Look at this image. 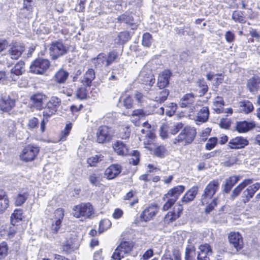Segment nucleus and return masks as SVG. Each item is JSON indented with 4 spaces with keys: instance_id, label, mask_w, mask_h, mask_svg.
I'll list each match as a JSON object with an SVG mask.
<instances>
[{
    "instance_id": "1",
    "label": "nucleus",
    "mask_w": 260,
    "mask_h": 260,
    "mask_svg": "<svg viewBox=\"0 0 260 260\" xmlns=\"http://www.w3.org/2000/svg\"><path fill=\"white\" fill-rule=\"evenodd\" d=\"M220 183L218 179L210 181L206 185L202 195L201 202L203 205H207L205 211H211L217 204V199L213 197L219 190Z\"/></svg>"
},
{
    "instance_id": "2",
    "label": "nucleus",
    "mask_w": 260,
    "mask_h": 260,
    "mask_svg": "<svg viewBox=\"0 0 260 260\" xmlns=\"http://www.w3.org/2000/svg\"><path fill=\"white\" fill-rule=\"evenodd\" d=\"M196 135V131L193 127L186 126L182 129L174 140L175 144L185 146L192 143Z\"/></svg>"
},
{
    "instance_id": "3",
    "label": "nucleus",
    "mask_w": 260,
    "mask_h": 260,
    "mask_svg": "<svg viewBox=\"0 0 260 260\" xmlns=\"http://www.w3.org/2000/svg\"><path fill=\"white\" fill-rule=\"evenodd\" d=\"M184 189V186L178 185L170 189L163 198L164 201H167L163 206V210L166 211L169 209L177 200Z\"/></svg>"
},
{
    "instance_id": "4",
    "label": "nucleus",
    "mask_w": 260,
    "mask_h": 260,
    "mask_svg": "<svg viewBox=\"0 0 260 260\" xmlns=\"http://www.w3.org/2000/svg\"><path fill=\"white\" fill-rule=\"evenodd\" d=\"M94 214V209L90 203H81L73 207L72 215L76 218H90Z\"/></svg>"
},
{
    "instance_id": "5",
    "label": "nucleus",
    "mask_w": 260,
    "mask_h": 260,
    "mask_svg": "<svg viewBox=\"0 0 260 260\" xmlns=\"http://www.w3.org/2000/svg\"><path fill=\"white\" fill-rule=\"evenodd\" d=\"M134 243L130 241H124L115 250L112 257L115 260H121L125 254L130 253L133 249Z\"/></svg>"
},
{
    "instance_id": "6",
    "label": "nucleus",
    "mask_w": 260,
    "mask_h": 260,
    "mask_svg": "<svg viewBox=\"0 0 260 260\" xmlns=\"http://www.w3.org/2000/svg\"><path fill=\"white\" fill-rule=\"evenodd\" d=\"M61 100L57 96H52L47 103L43 111V116L47 119L55 114L61 105Z\"/></svg>"
},
{
    "instance_id": "7",
    "label": "nucleus",
    "mask_w": 260,
    "mask_h": 260,
    "mask_svg": "<svg viewBox=\"0 0 260 260\" xmlns=\"http://www.w3.org/2000/svg\"><path fill=\"white\" fill-rule=\"evenodd\" d=\"M40 151V148L35 145H27L22 150L20 158L24 161L34 160Z\"/></svg>"
},
{
    "instance_id": "8",
    "label": "nucleus",
    "mask_w": 260,
    "mask_h": 260,
    "mask_svg": "<svg viewBox=\"0 0 260 260\" xmlns=\"http://www.w3.org/2000/svg\"><path fill=\"white\" fill-rule=\"evenodd\" d=\"M183 127V124L180 122L176 123H165L160 128V135L163 139L168 137L169 134L175 135Z\"/></svg>"
},
{
    "instance_id": "9",
    "label": "nucleus",
    "mask_w": 260,
    "mask_h": 260,
    "mask_svg": "<svg viewBox=\"0 0 260 260\" xmlns=\"http://www.w3.org/2000/svg\"><path fill=\"white\" fill-rule=\"evenodd\" d=\"M50 66L48 60L43 58L36 59L30 67L31 72L37 74H43Z\"/></svg>"
},
{
    "instance_id": "10",
    "label": "nucleus",
    "mask_w": 260,
    "mask_h": 260,
    "mask_svg": "<svg viewBox=\"0 0 260 260\" xmlns=\"http://www.w3.org/2000/svg\"><path fill=\"white\" fill-rule=\"evenodd\" d=\"M113 135L111 129L108 126L104 125L99 127L96 132L97 142L104 143L111 141Z\"/></svg>"
},
{
    "instance_id": "11",
    "label": "nucleus",
    "mask_w": 260,
    "mask_h": 260,
    "mask_svg": "<svg viewBox=\"0 0 260 260\" xmlns=\"http://www.w3.org/2000/svg\"><path fill=\"white\" fill-rule=\"evenodd\" d=\"M259 188L260 182H256L249 186L242 192L241 201L244 204L248 203Z\"/></svg>"
},
{
    "instance_id": "12",
    "label": "nucleus",
    "mask_w": 260,
    "mask_h": 260,
    "mask_svg": "<svg viewBox=\"0 0 260 260\" xmlns=\"http://www.w3.org/2000/svg\"><path fill=\"white\" fill-rule=\"evenodd\" d=\"M50 55L53 58H56L67 53L66 47L61 42H55L51 44L50 49Z\"/></svg>"
},
{
    "instance_id": "13",
    "label": "nucleus",
    "mask_w": 260,
    "mask_h": 260,
    "mask_svg": "<svg viewBox=\"0 0 260 260\" xmlns=\"http://www.w3.org/2000/svg\"><path fill=\"white\" fill-rule=\"evenodd\" d=\"M158 210L159 208L156 205L149 206L141 214L140 220L145 222L150 220L156 215Z\"/></svg>"
},
{
    "instance_id": "14",
    "label": "nucleus",
    "mask_w": 260,
    "mask_h": 260,
    "mask_svg": "<svg viewBox=\"0 0 260 260\" xmlns=\"http://www.w3.org/2000/svg\"><path fill=\"white\" fill-rule=\"evenodd\" d=\"M169 93V92L168 90L159 88L156 91L151 90L149 94L151 99L159 103H161L166 100Z\"/></svg>"
},
{
    "instance_id": "15",
    "label": "nucleus",
    "mask_w": 260,
    "mask_h": 260,
    "mask_svg": "<svg viewBox=\"0 0 260 260\" xmlns=\"http://www.w3.org/2000/svg\"><path fill=\"white\" fill-rule=\"evenodd\" d=\"M139 79L146 85L152 86L155 82V79L152 72L144 68L140 73Z\"/></svg>"
},
{
    "instance_id": "16",
    "label": "nucleus",
    "mask_w": 260,
    "mask_h": 260,
    "mask_svg": "<svg viewBox=\"0 0 260 260\" xmlns=\"http://www.w3.org/2000/svg\"><path fill=\"white\" fill-rule=\"evenodd\" d=\"M64 217V210L62 208L57 209L53 213L52 217V229L55 232L60 229Z\"/></svg>"
},
{
    "instance_id": "17",
    "label": "nucleus",
    "mask_w": 260,
    "mask_h": 260,
    "mask_svg": "<svg viewBox=\"0 0 260 260\" xmlns=\"http://www.w3.org/2000/svg\"><path fill=\"white\" fill-rule=\"evenodd\" d=\"M229 241L237 251L243 247V238L238 232H231L229 235Z\"/></svg>"
},
{
    "instance_id": "18",
    "label": "nucleus",
    "mask_w": 260,
    "mask_h": 260,
    "mask_svg": "<svg viewBox=\"0 0 260 260\" xmlns=\"http://www.w3.org/2000/svg\"><path fill=\"white\" fill-rule=\"evenodd\" d=\"M248 143L246 139L242 137H236L230 140L228 146L231 149H238L244 148Z\"/></svg>"
},
{
    "instance_id": "19",
    "label": "nucleus",
    "mask_w": 260,
    "mask_h": 260,
    "mask_svg": "<svg viewBox=\"0 0 260 260\" xmlns=\"http://www.w3.org/2000/svg\"><path fill=\"white\" fill-rule=\"evenodd\" d=\"M253 182V179L248 178L244 179L232 190V193L230 196V199L234 200L240 195L244 188H245L247 186L251 184Z\"/></svg>"
},
{
    "instance_id": "20",
    "label": "nucleus",
    "mask_w": 260,
    "mask_h": 260,
    "mask_svg": "<svg viewBox=\"0 0 260 260\" xmlns=\"http://www.w3.org/2000/svg\"><path fill=\"white\" fill-rule=\"evenodd\" d=\"M15 105V100L11 99L9 96L0 97V109L3 112L11 111Z\"/></svg>"
},
{
    "instance_id": "21",
    "label": "nucleus",
    "mask_w": 260,
    "mask_h": 260,
    "mask_svg": "<svg viewBox=\"0 0 260 260\" xmlns=\"http://www.w3.org/2000/svg\"><path fill=\"white\" fill-rule=\"evenodd\" d=\"M183 207L181 205H176L174 208L173 211L169 212L165 217V222L169 223L175 220L180 216Z\"/></svg>"
},
{
    "instance_id": "22",
    "label": "nucleus",
    "mask_w": 260,
    "mask_h": 260,
    "mask_svg": "<svg viewBox=\"0 0 260 260\" xmlns=\"http://www.w3.org/2000/svg\"><path fill=\"white\" fill-rule=\"evenodd\" d=\"M30 100L37 109L41 110L44 107V102L47 101V96L42 93H37L31 96Z\"/></svg>"
},
{
    "instance_id": "23",
    "label": "nucleus",
    "mask_w": 260,
    "mask_h": 260,
    "mask_svg": "<svg viewBox=\"0 0 260 260\" xmlns=\"http://www.w3.org/2000/svg\"><path fill=\"white\" fill-rule=\"evenodd\" d=\"M114 151L119 155H126L129 154L127 146L123 142L117 141L112 144Z\"/></svg>"
},
{
    "instance_id": "24",
    "label": "nucleus",
    "mask_w": 260,
    "mask_h": 260,
    "mask_svg": "<svg viewBox=\"0 0 260 260\" xmlns=\"http://www.w3.org/2000/svg\"><path fill=\"white\" fill-rule=\"evenodd\" d=\"M25 71L24 62L22 61L18 62L11 70V78L13 81H16L17 76L22 75Z\"/></svg>"
},
{
    "instance_id": "25",
    "label": "nucleus",
    "mask_w": 260,
    "mask_h": 260,
    "mask_svg": "<svg viewBox=\"0 0 260 260\" xmlns=\"http://www.w3.org/2000/svg\"><path fill=\"white\" fill-rule=\"evenodd\" d=\"M171 72L165 70L160 74L158 77L157 86L160 89H164L169 83Z\"/></svg>"
},
{
    "instance_id": "26",
    "label": "nucleus",
    "mask_w": 260,
    "mask_h": 260,
    "mask_svg": "<svg viewBox=\"0 0 260 260\" xmlns=\"http://www.w3.org/2000/svg\"><path fill=\"white\" fill-rule=\"evenodd\" d=\"M121 171V166L114 164L111 165L105 170V174L108 179H112L115 178Z\"/></svg>"
},
{
    "instance_id": "27",
    "label": "nucleus",
    "mask_w": 260,
    "mask_h": 260,
    "mask_svg": "<svg viewBox=\"0 0 260 260\" xmlns=\"http://www.w3.org/2000/svg\"><path fill=\"white\" fill-rule=\"evenodd\" d=\"M24 50L23 45L20 43H15L9 50V54L11 58L17 59L22 54V52Z\"/></svg>"
},
{
    "instance_id": "28",
    "label": "nucleus",
    "mask_w": 260,
    "mask_h": 260,
    "mask_svg": "<svg viewBox=\"0 0 260 260\" xmlns=\"http://www.w3.org/2000/svg\"><path fill=\"white\" fill-rule=\"evenodd\" d=\"M145 116L146 115L142 110H135L131 116V120L136 126H139L141 121L144 120Z\"/></svg>"
},
{
    "instance_id": "29",
    "label": "nucleus",
    "mask_w": 260,
    "mask_h": 260,
    "mask_svg": "<svg viewBox=\"0 0 260 260\" xmlns=\"http://www.w3.org/2000/svg\"><path fill=\"white\" fill-rule=\"evenodd\" d=\"M254 127H255V124L254 122L243 121L237 122L236 129L239 133H244L248 132Z\"/></svg>"
},
{
    "instance_id": "30",
    "label": "nucleus",
    "mask_w": 260,
    "mask_h": 260,
    "mask_svg": "<svg viewBox=\"0 0 260 260\" xmlns=\"http://www.w3.org/2000/svg\"><path fill=\"white\" fill-rule=\"evenodd\" d=\"M131 134V129L127 124H121L117 127L116 133V136L118 138L125 139L128 138Z\"/></svg>"
},
{
    "instance_id": "31",
    "label": "nucleus",
    "mask_w": 260,
    "mask_h": 260,
    "mask_svg": "<svg viewBox=\"0 0 260 260\" xmlns=\"http://www.w3.org/2000/svg\"><path fill=\"white\" fill-rule=\"evenodd\" d=\"M198 191V187L197 186L191 187L182 197L181 199L182 203L186 204L192 201L197 194Z\"/></svg>"
},
{
    "instance_id": "32",
    "label": "nucleus",
    "mask_w": 260,
    "mask_h": 260,
    "mask_svg": "<svg viewBox=\"0 0 260 260\" xmlns=\"http://www.w3.org/2000/svg\"><path fill=\"white\" fill-rule=\"evenodd\" d=\"M240 176L234 175L230 176L225 180L223 191L226 193H229L232 188L240 180Z\"/></svg>"
},
{
    "instance_id": "33",
    "label": "nucleus",
    "mask_w": 260,
    "mask_h": 260,
    "mask_svg": "<svg viewBox=\"0 0 260 260\" xmlns=\"http://www.w3.org/2000/svg\"><path fill=\"white\" fill-rule=\"evenodd\" d=\"M69 76V74L67 71L60 69L54 75L53 79L57 83L63 84L66 82Z\"/></svg>"
},
{
    "instance_id": "34",
    "label": "nucleus",
    "mask_w": 260,
    "mask_h": 260,
    "mask_svg": "<svg viewBox=\"0 0 260 260\" xmlns=\"http://www.w3.org/2000/svg\"><path fill=\"white\" fill-rule=\"evenodd\" d=\"M209 115V109L207 107H203L197 113L196 121L203 123L207 121Z\"/></svg>"
},
{
    "instance_id": "35",
    "label": "nucleus",
    "mask_w": 260,
    "mask_h": 260,
    "mask_svg": "<svg viewBox=\"0 0 260 260\" xmlns=\"http://www.w3.org/2000/svg\"><path fill=\"white\" fill-rule=\"evenodd\" d=\"M9 200L6 193L0 189V214H2L8 207Z\"/></svg>"
},
{
    "instance_id": "36",
    "label": "nucleus",
    "mask_w": 260,
    "mask_h": 260,
    "mask_svg": "<svg viewBox=\"0 0 260 260\" xmlns=\"http://www.w3.org/2000/svg\"><path fill=\"white\" fill-rule=\"evenodd\" d=\"M194 102V96L192 93H187L183 96L179 102V105L182 108H186Z\"/></svg>"
},
{
    "instance_id": "37",
    "label": "nucleus",
    "mask_w": 260,
    "mask_h": 260,
    "mask_svg": "<svg viewBox=\"0 0 260 260\" xmlns=\"http://www.w3.org/2000/svg\"><path fill=\"white\" fill-rule=\"evenodd\" d=\"M198 254H200L201 257L207 256H209L213 253L212 247L208 243L201 244L199 247Z\"/></svg>"
},
{
    "instance_id": "38",
    "label": "nucleus",
    "mask_w": 260,
    "mask_h": 260,
    "mask_svg": "<svg viewBox=\"0 0 260 260\" xmlns=\"http://www.w3.org/2000/svg\"><path fill=\"white\" fill-rule=\"evenodd\" d=\"M259 84L260 79L257 77H253L248 81L247 86L250 92H253L257 91Z\"/></svg>"
},
{
    "instance_id": "39",
    "label": "nucleus",
    "mask_w": 260,
    "mask_h": 260,
    "mask_svg": "<svg viewBox=\"0 0 260 260\" xmlns=\"http://www.w3.org/2000/svg\"><path fill=\"white\" fill-rule=\"evenodd\" d=\"M224 101L220 96L216 97L213 102V109L218 114L223 112Z\"/></svg>"
},
{
    "instance_id": "40",
    "label": "nucleus",
    "mask_w": 260,
    "mask_h": 260,
    "mask_svg": "<svg viewBox=\"0 0 260 260\" xmlns=\"http://www.w3.org/2000/svg\"><path fill=\"white\" fill-rule=\"evenodd\" d=\"M94 78L95 73L94 70L91 69H88L84 74L82 82L84 85L89 86Z\"/></svg>"
},
{
    "instance_id": "41",
    "label": "nucleus",
    "mask_w": 260,
    "mask_h": 260,
    "mask_svg": "<svg viewBox=\"0 0 260 260\" xmlns=\"http://www.w3.org/2000/svg\"><path fill=\"white\" fill-rule=\"evenodd\" d=\"M240 110L245 113H249L253 110L252 103L249 101H244L239 103Z\"/></svg>"
},
{
    "instance_id": "42",
    "label": "nucleus",
    "mask_w": 260,
    "mask_h": 260,
    "mask_svg": "<svg viewBox=\"0 0 260 260\" xmlns=\"http://www.w3.org/2000/svg\"><path fill=\"white\" fill-rule=\"evenodd\" d=\"M93 62L95 66L101 68L103 66H107V54L105 53L99 54L96 58L93 59Z\"/></svg>"
},
{
    "instance_id": "43",
    "label": "nucleus",
    "mask_w": 260,
    "mask_h": 260,
    "mask_svg": "<svg viewBox=\"0 0 260 260\" xmlns=\"http://www.w3.org/2000/svg\"><path fill=\"white\" fill-rule=\"evenodd\" d=\"M88 180L92 185L100 186L101 182L102 180V174L96 173H92L89 176Z\"/></svg>"
},
{
    "instance_id": "44",
    "label": "nucleus",
    "mask_w": 260,
    "mask_h": 260,
    "mask_svg": "<svg viewBox=\"0 0 260 260\" xmlns=\"http://www.w3.org/2000/svg\"><path fill=\"white\" fill-rule=\"evenodd\" d=\"M196 255V248L194 245L190 244L185 249V260H194Z\"/></svg>"
},
{
    "instance_id": "45",
    "label": "nucleus",
    "mask_w": 260,
    "mask_h": 260,
    "mask_svg": "<svg viewBox=\"0 0 260 260\" xmlns=\"http://www.w3.org/2000/svg\"><path fill=\"white\" fill-rule=\"evenodd\" d=\"M6 131L9 137H14L16 131L15 123L13 120H8L6 122Z\"/></svg>"
},
{
    "instance_id": "46",
    "label": "nucleus",
    "mask_w": 260,
    "mask_h": 260,
    "mask_svg": "<svg viewBox=\"0 0 260 260\" xmlns=\"http://www.w3.org/2000/svg\"><path fill=\"white\" fill-rule=\"evenodd\" d=\"M23 212L21 209H16L14 210L11 216V220L12 224L15 225L17 222L22 219Z\"/></svg>"
},
{
    "instance_id": "47",
    "label": "nucleus",
    "mask_w": 260,
    "mask_h": 260,
    "mask_svg": "<svg viewBox=\"0 0 260 260\" xmlns=\"http://www.w3.org/2000/svg\"><path fill=\"white\" fill-rule=\"evenodd\" d=\"M104 156L101 154H96L87 159V162L91 167L95 166L96 164L104 160Z\"/></svg>"
},
{
    "instance_id": "48",
    "label": "nucleus",
    "mask_w": 260,
    "mask_h": 260,
    "mask_svg": "<svg viewBox=\"0 0 260 260\" xmlns=\"http://www.w3.org/2000/svg\"><path fill=\"white\" fill-rule=\"evenodd\" d=\"M146 137L148 138V140L144 141L145 148H147L150 151H152V150L154 149V147H156V145L155 141V135L154 134L153 137Z\"/></svg>"
},
{
    "instance_id": "49",
    "label": "nucleus",
    "mask_w": 260,
    "mask_h": 260,
    "mask_svg": "<svg viewBox=\"0 0 260 260\" xmlns=\"http://www.w3.org/2000/svg\"><path fill=\"white\" fill-rule=\"evenodd\" d=\"M143 128L141 129V132L142 134H145V137L154 136L151 126L149 123L147 122H144L143 123Z\"/></svg>"
},
{
    "instance_id": "50",
    "label": "nucleus",
    "mask_w": 260,
    "mask_h": 260,
    "mask_svg": "<svg viewBox=\"0 0 260 260\" xmlns=\"http://www.w3.org/2000/svg\"><path fill=\"white\" fill-rule=\"evenodd\" d=\"M28 194L26 192L19 193L16 196L15 199V204L17 206L22 205L28 198Z\"/></svg>"
},
{
    "instance_id": "51",
    "label": "nucleus",
    "mask_w": 260,
    "mask_h": 260,
    "mask_svg": "<svg viewBox=\"0 0 260 260\" xmlns=\"http://www.w3.org/2000/svg\"><path fill=\"white\" fill-rule=\"evenodd\" d=\"M153 154L159 157H164L167 154V150L164 146L162 145L157 146L156 145V147L152 150Z\"/></svg>"
},
{
    "instance_id": "52",
    "label": "nucleus",
    "mask_w": 260,
    "mask_h": 260,
    "mask_svg": "<svg viewBox=\"0 0 260 260\" xmlns=\"http://www.w3.org/2000/svg\"><path fill=\"white\" fill-rule=\"evenodd\" d=\"M207 79L209 80H212L215 81V84L217 85H219L220 83H222L223 80V77L222 74H214L211 73H210L207 75Z\"/></svg>"
},
{
    "instance_id": "53",
    "label": "nucleus",
    "mask_w": 260,
    "mask_h": 260,
    "mask_svg": "<svg viewBox=\"0 0 260 260\" xmlns=\"http://www.w3.org/2000/svg\"><path fill=\"white\" fill-rule=\"evenodd\" d=\"M72 129V123H69L66 125L64 129L61 131L59 141H64L66 140L67 137L68 136L71 130Z\"/></svg>"
},
{
    "instance_id": "54",
    "label": "nucleus",
    "mask_w": 260,
    "mask_h": 260,
    "mask_svg": "<svg viewBox=\"0 0 260 260\" xmlns=\"http://www.w3.org/2000/svg\"><path fill=\"white\" fill-rule=\"evenodd\" d=\"M111 226V222L110 220L108 219H104L100 222L99 231L100 233H102L104 231L107 230Z\"/></svg>"
},
{
    "instance_id": "55",
    "label": "nucleus",
    "mask_w": 260,
    "mask_h": 260,
    "mask_svg": "<svg viewBox=\"0 0 260 260\" xmlns=\"http://www.w3.org/2000/svg\"><path fill=\"white\" fill-rule=\"evenodd\" d=\"M8 247L6 242L0 243V260L4 258L8 254Z\"/></svg>"
},
{
    "instance_id": "56",
    "label": "nucleus",
    "mask_w": 260,
    "mask_h": 260,
    "mask_svg": "<svg viewBox=\"0 0 260 260\" xmlns=\"http://www.w3.org/2000/svg\"><path fill=\"white\" fill-rule=\"evenodd\" d=\"M152 43V36L148 33L146 32L143 35L142 44L144 46L149 47Z\"/></svg>"
},
{
    "instance_id": "57",
    "label": "nucleus",
    "mask_w": 260,
    "mask_h": 260,
    "mask_svg": "<svg viewBox=\"0 0 260 260\" xmlns=\"http://www.w3.org/2000/svg\"><path fill=\"white\" fill-rule=\"evenodd\" d=\"M218 139L216 137L210 138L205 145V148L208 150L213 149L216 145Z\"/></svg>"
},
{
    "instance_id": "58",
    "label": "nucleus",
    "mask_w": 260,
    "mask_h": 260,
    "mask_svg": "<svg viewBox=\"0 0 260 260\" xmlns=\"http://www.w3.org/2000/svg\"><path fill=\"white\" fill-rule=\"evenodd\" d=\"M232 19L235 22L240 23H244L245 22V18L243 16V14L240 11H234L232 15Z\"/></svg>"
},
{
    "instance_id": "59",
    "label": "nucleus",
    "mask_w": 260,
    "mask_h": 260,
    "mask_svg": "<svg viewBox=\"0 0 260 260\" xmlns=\"http://www.w3.org/2000/svg\"><path fill=\"white\" fill-rule=\"evenodd\" d=\"M201 103V102L198 101L196 102V103H193L191 105L187 107L189 109L188 112L192 114H194L195 112H198L200 110V109L202 107Z\"/></svg>"
},
{
    "instance_id": "60",
    "label": "nucleus",
    "mask_w": 260,
    "mask_h": 260,
    "mask_svg": "<svg viewBox=\"0 0 260 260\" xmlns=\"http://www.w3.org/2000/svg\"><path fill=\"white\" fill-rule=\"evenodd\" d=\"M117 57V53L116 52L113 51L109 53L107 55V66L112 64Z\"/></svg>"
},
{
    "instance_id": "61",
    "label": "nucleus",
    "mask_w": 260,
    "mask_h": 260,
    "mask_svg": "<svg viewBox=\"0 0 260 260\" xmlns=\"http://www.w3.org/2000/svg\"><path fill=\"white\" fill-rule=\"evenodd\" d=\"M131 154L132 157L130 159V162L134 165H137L139 162V152L137 150H134Z\"/></svg>"
},
{
    "instance_id": "62",
    "label": "nucleus",
    "mask_w": 260,
    "mask_h": 260,
    "mask_svg": "<svg viewBox=\"0 0 260 260\" xmlns=\"http://www.w3.org/2000/svg\"><path fill=\"white\" fill-rule=\"evenodd\" d=\"M87 91L85 87L79 88L76 92V96L78 99L83 100L87 97Z\"/></svg>"
},
{
    "instance_id": "63",
    "label": "nucleus",
    "mask_w": 260,
    "mask_h": 260,
    "mask_svg": "<svg viewBox=\"0 0 260 260\" xmlns=\"http://www.w3.org/2000/svg\"><path fill=\"white\" fill-rule=\"evenodd\" d=\"M118 20L121 22H124L131 25H132L134 23L133 19L131 17L125 15L120 16L118 18Z\"/></svg>"
},
{
    "instance_id": "64",
    "label": "nucleus",
    "mask_w": 260,
    "mask_h": 260,
    "mask_svg": "<svg viewBox=\"0 0 260 260\" xmlns=\"http://www.w3.org/2000/svg\"><path fill=\"white\" fill-rule=\"evenodd\" d=\"M123 103L124 106L127 109L131 108L133 107V100L129 96H126L124 98Z\"/></svg>"
}]
</instances>
